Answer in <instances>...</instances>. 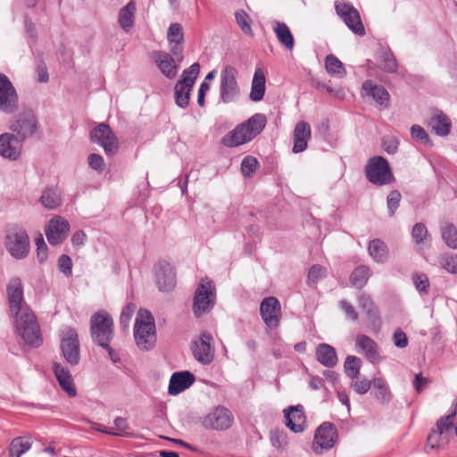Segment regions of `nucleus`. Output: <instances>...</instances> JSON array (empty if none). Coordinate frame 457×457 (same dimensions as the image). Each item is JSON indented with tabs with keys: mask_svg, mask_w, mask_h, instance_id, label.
<instances>
[{
	"mask_svg": "<svg viewBox=\"0 0 457 457\" xmlns=\"http://www.w3.org/2000/svg\"><path fill=\"white\" fill-rule=\"evenodd\" d=\"M372 386L374 389L378 390L375 397L380 403L387 404L391 402L393 395L383 378H374L372 379Z\"/></svg>",
	"mask_w": 457,
	"mask_h": 457,
	"instance_id": "36",
	"label": "nucleus"
},
{
	"mask_svg": "<svg viewBox=\"0 0 457 457\" xmlns=\"http://www.w3.org/2000/svg\"><path fill=\"white\" fill-rule=\"evenodd\" d=\"M339 306H340L341 310L344 311L345 315L350 320H358L359 315L351 303H349L346 300H342L339 302Z\"/></svg>",
	"mask_w": 457,
	"mask_h": 457,
	"instance_id": "59",
	"label": "nucleus"
},
{
	"mask_svg": "<svg viewBox=\"0 0 457 457\" xmlns=\"http://www.w3.org/2000/svg\"><path fill=\"white\" fill-rule=\"evenodd\" d=\"M260 314L265 325L274 329L278 328L281 320V304L274 296L265 297L260 305Z\"/></svg>",
	"mask_w": 457,
	"mask_h": 457,
	"instance_id": "18",
	"label": "nucleus"
},
{
	"mask_svg": "<svg viewBox=\"0 0 457 457\" xmlns=\"http://www.w3.org/2000/svg\"><path fill=\"white\" fill-rule=\"evenodd\" d=\"M402 195L398 190L391 191L386 198L387 209L390 216H394L395 211L399 207Z\"/></svg>",
	"mask_w": 457,
	"mask_h": 457,
	"instance_id": "51",
	"label": "nucleus"
},
{
	"mask_svg": "<svg viewBox=\"0 0 457 457\" xmlns=\"http://www.w3.org/2000/svg\"><path fill=\"white\" fill-rule=\"evenodd\" d=\"M412 281L415 286V288L420 294L427 295L429 289V280L426 274L424 273H414L412 275Z\"/></svg>",
	"mask_w": 457,
	"mask_h": 457,
	"instance_id": "48",
	"label": "nucleus"
},
{
	"mask_svg": "<svg viewBox=\"0 0 457 457\" xmlns=\"http://www.w3.org/2000/svg\"><path fill=\"white\" fill-rule=\"evenodd\" d=\"M411 135L413 139L420 143L428 145L430 143L429 137L425 129L419 125H412L411 128Z\"/></svg>",
	"mask_w": 457,
	"mask_h": 457,
	"instance_id": "56",
	"label": "nucleus"
},
{
	"mask_svg": "<svg viewBox=\"0 0 457 457\" xmlns=\"http://www.w3.org/2000/svg\"><path fill=\"white\" fill-rule=\"evenodd\" d=\"M195 380V376L189 371L174 372L170 379L168 393L170 395H177L189 388Z\"/></svg>",
	"mask_w": 457,
	"mask_h": 457,
	"instance_id": "25",
	"label": "nucleus"
},
{
	"mask_svg": "<svg viewBox=\"0 0 457 457\" xmlns=\"http://www.w3.org/2000/svg\"><path fill=\"white\" fill-rule=\"evenodd\" d=\"M362 89L365 95L371 97L378 105L387 107L390 101L389 93L382 86L375 85L370 80H366L362 84Z\"/></svg>",
	"mask_w": 457,
	"mask_h": 457,
	"instance_id": "29",
	"label": "nucleus"
},
{
	"mask_svg": "<svg viewBox=\"0 0 457 457\" xmlns=\"http://www.w3.org/2000/svg\"><path fill=\"white\" fill-rule=\"evenodd\" d=\"M156 284L161 291H170L175 287L176 277L173 267L166 261H161L156 268Z\"/></svg>",
	"mask_w": 457,
	"mask_h": 457,
	"instance_id": "22",
	"label": "nucleus"
},
{
	"mask_svg": "<svg viewBox=\"0 0 457 457\" xmlns=\"http://www.w3.org/2000/svg\"><path fill=\"white\" fill-rule=\"evenodd\" d=\"M382 146L387 154H394L398 150L399 141L395 137H385L382 141Z\"/></svg>",
	"mask_w": 457,
	"mask_h": 457,
	"instance_id": "57",
	"label": "nucleus"
},
{
	"mask_svg": "<svg viewBox=\"0 0 457 457\" xmlns=\"http://www.w3.org/2000/svg\"><path fill=\"white\" fill-rule=\"evenodd\" d=\"M429 383L428 378H424L421 374H417L413 381V386L418 393H420Z\"/></svg>",
	"mask_w": 457,
	"mask_h": 457,
	"instance_id": "63",
	"label": "nucleus"
},
{
	"mask_svg": "<svg viewBox=\"0 0 457 457\" xmlns=\"http://www.w3.org/2000/svg\"><path fill=\"white\" fill-rule=\"evenodd\" d=\"M238 71L232 65H225L220 76V99L223 104L236 102L240 96V87L237 80Z\"/></svg>",
	"mask_w": 457,
	"mask_h": 457,
	"instance_id": "5",
	"label": "nucleus"
},
{
	"mask_svg": "<svg viewBox=\"0 0 457 457\" xmlns=\"http://www.w3.org/2000/svg\"><path fill=\"white\" fill-rule=\"evenodd\" d=\"M286 426L295 433L303 432L305 428L306 418L301 404L284 410Z\"/></svg>",
	"mask_w": 457,
	"mask_h": 457,
	"instance_id": "24",
	"label": "nucleus"
},
{
	"mask_svg": "<svg viewBox=\"0 0 457 457\" xmlns=\"http://www.w3.org/2000/svg\"><path fill=\"white\" fill-rule=\"evenodd\" d=\"M368 250L370 255L375 262H385L387 260V247L383 241L379 239L370 241Z\"/></svg>",
	"mask_w": 457,
	"mask_h": 457,
	"instance_id": "37",
	"label": "nucleus"
},
{
	"mask_svg": "<svg viewBox=\"0 0 457 457\" xmlns=\"http://www.w3.org/2000/svg\"><path fill=\"white\" fill-rule=\"evenodd\" d=\"M90 139L101 145L108 155H113L118 151V138L105 123H100L91 130Z\"/></svg>",
	"mask_w": 457,
	"mask_h": 457,
	"instance_id": "16",
	"label": "nucleus"
},
{
	"mask_svg": "<svg viewBox=\"0 0 457 457\" xmlns=\"http://www.w3.org/2000/svg\"><path fill=\"white\" fill-rule=\"evenodd\" d=\"M23 142L13 133L5 132L0 135V155L11 161H16L20 158Z\"/></svg>",
	"mask_w": 457,
	"mask_h": 457,
	"instance_id": "19",
	"label": "nucleus"
},
{
	"mask_svg": "<svg viewBox=\"0 0 457 457\" xmlns=\"http://www.w3.org/2000/svg\"><path fill=\"white\" fill-rule=\"evenodd\" d=\"M317 361L327 368H333L338 362L336 349L325 343L320 344L316 347Z\"/></svg>",
	"mask_w": 457,
	"mask_h": 457,
	"instance_id": "31",
	"label": "nucleus"
},
{
	"mask_svg": "<svg viewBox=\"0 0 457 457\" xmlns=\"http://www.w3.org/2000/svg\"><path fill=\"white\" fill-rule=\"evenodd\" d=\"M411 237L416 245L423 244L429 239L428 229L423 223H416L413 226Z\"/></svg>",
	"mask_w": 457,
	"mask_h": 457,
	"instance_id": "47",
	"label": "nucleus"
},
{
	"mask_svg": "<svg viewBox=\"0 0 457 457\" xmlns=\"http://www.w3.org/2000/svg\"><path fill=\"white\" fill-rule=\"evenodd\" d=\"M88 164L92 169L102 171L104 167V158L100 154H91L88 156Z\"/></svg>",
	"mask_w": 457,
	"mask_h": 457,
	"instance_id": "60",
	"label": "nucleus"
},
{
	"mask_svg": "<svg viewBox=\"0 0 457 457\" xmlns=\"http://www.w3.org/2000/svg\"><path fill=\"white\" fill-rule=\"evenodd\" d=\"M60 348L65 361L71 366L78 365L80 360V345L76 330L65 327L61 330Z\"/></svg>",
	"mask_w": 457,
	"mask_h": 457,
	"instance_id": "11",
	"label": "nucleus"
},
{
	"mask_svg": "<svg viewBox=\"0 0 457 457\" xmlns=\"http://www.w3.org/2000/svg\"><path fill=\"white\" fill-rule=\"evenodd\" d=\"M200 71V65L193 63L182 72L180 79L175 85V102L180 108H186L189 104L190 93Z\"/></svg>",
	"mask_w": 457,
	"mask_h": 457,
	"instance_id": "6",
	"label": "nucleus"
},
{
	"mask_svg": "<svg viewBox=\"0 0 457 457\" xmlns=\"http://www.w3.org/2000/svg\"><path fill=\"white\" fill-rule=\"evenodd\" d=\"M357 300L359 306L367 313L369 318L378 317V309L370 295L362 292L358 295Z\"/></svg>",
	"mask_w": 457,
	"mask_h": 457,
	"instance_id": "44",
	"label": "nucleus"
},
{
	"mask_svg": "<svg viewBox=\"0 0 457 457\" xmlns=\"http://www.w3.org/2000/svg\"><path fill=\"white\" fill-rule=\"evenodd\" d=\"M114 426L118 432L105 431L108 434L121 436H129L130 435L129 426L128 420L122 417H117L114 420Z\"/></svg>",
	"mask_w": 457,
	"mask_h": 457,
	"instance_id": "50",
	"label": "nucleus"
},
{
	"mask_svg": "<svg viewBox=\"0 0 457 457\" xmlns=\"http://www.w3.org/2000/svg\"><path fill=\"white\" fill-rule=\"evenodd\" d=\"M355 346L357 352L362 353L370 362L377 363L380 361L378 345L370 337L362 334L357 335Z\"/></svg>",
	"mask_w": 457,
	"mask_h": 457,
	"instance_id": "23",
	"label": "nucleus"
},
{
	"mask_svg": "<svg viewBox=\"0 0 457 457\" xmlns=\"http://www.w3.org/2000/svg\"><path fill=\"white\" fill-rule=\"evenodd\" d=\"M361 360L353 355H348L344 363L345 375L351 379H355L360 375Z\"/></svg>",
	"mask_w": 457,
	"mask_h": 457,
	"instance_id": "42",
	"label": "nucleus"
},
{
	"mask_svg": "<svg viewBox=\"0 0 457 457\" xmlns=\"http://www.w3.org/2000/svg\"><path fill=\"white\" fill-rule=\"evenodd\" d=\"M273 30L278 42L287 50L291 51L295 46V39L288 26L280 21H275Z\"/></svg>",
	"mask_w": 457,
	"mask_h": 457,
	"instance_id": "33",
	"label": "nucleus"
},
{
	"mask_svg": "<svg viewBox=\"0 0 457 457\" xmlns=\"http://www.w3.org/2000/svg\"><path fill=\"white\" fill-rule=\"evenodd\" d=\"M6 297L17 334L31 347H39L43 343L40 327L36 314L24 299L23 285L19 277L9 280Z\"/></svg>",
	"mask_w": 457,
	"mask_h": 457,
	"instance_id": "1",
	"label": "nucleus"
},
{
	"mask_svg": "<svg viewBox=\"0 0 457 457\" xmlns=\"http://www.w3.org/2000/svg\"><path fill=\"white\" fill-rule=\"evenodd\" d=\"M455 416L456 411L454 410L437 420L436 428L431 430L427 439L428 445L430 446V448H439L448 442L452 435Z\"/></svg>",
	"mask_w": 457,
	"mask_h": 457,
	"instance_id": "13",
	"label": "nucleus"
},
{
	"mask_svg": "<svg viewBox=\"0 0 457 457\" xmlns=\"http://www.w3.org/2000/svg\"><path fill=\"white\" fill-rule=\"evenodd\" d=\"M40 203L46 209L53 210L59 207L62 204L61 195L57 189L46 188L43 191Z\"/></svg>",
	"mask_w": 457,
	"mask_h": 457,
	"instance_id": "38",
	"label": "nucleus"
},
{
	"mask_svg": "<svg viewBox=\"0 0 457 457\" xmlns=\"http://www.w3.org/2000/svg\"><path fill=\"white\" fill-rule=\"evenodd\" d=\"M232 411L223 405L212 408L201 420V425L206 429L225 431L229 429L234 423Z\"/></svg>",
	"mask_w": 457,
	"mask_h": 457,
	"instance_id": "8",
	"label": "nucleus"
},
{
	"mask_svg": "<svg viewBox=\"0 0 457 457\" xmlns=\"http://www.w3.org/2000/svg\"><path fill=\"white\" fill-rule=\"evenodd\" d=\"M235 18L237 25L240 27L241 30L249 36H253V29L251 27V19L246 12L244 10H238L235 13Z\"/></svg>",
	"mask_w": 457,
	"mask_h": 457,
	"instance_id": "45",
	"label": "nucleus"
},
{
	"mask_svg": "<svg viewBox=\"0 0 457 457\" xmlns=\"http://www.w3.org/2000/svg\"><path fill=\"white\" fill-rule=\"evenodd\" d=\"M134 338L137 346L143 351L153 349L156 343L154 319L150 312L140 309L134 325Z\"/></svg>",
	"mask_w": 457,
	"mask_h": 457,
	"instance_id": "3",
	"label": "nucleus"
},
{
	"mask_svg": "<svg viewBox=\"0 0 457 457\" xmlns=\"http://www.w3.org/2000/svg\"><path fill=\"white\" fill-rule=\"evenodd\" d=\"M53 370L61 388L67 393L69 396H75L77 391L70 370L57 362L54 363Z\"/></svg>",
	"mask_w": 457,
	"mask_h": 457,
	"instance_id": "26",
	"label": "nucleus"
},
{
	"mask_svg": "<svg viewBox=\"0 0 457 457\" xmlns=\"http://www.w3.org/2000/svg\"><path fill=\"white\" fill-rule=\"evenodd\" d=\"M327 274L328 270L325 267L314 264L309 270L307 282L309 285H315L320 279L325 278Z\"/></svg>",
	"mask_w": 457,
	"mask_h": 457,
	"instance_id": "46",
	"label": "nucleus"
},
{
	"mask_svg": "<svg viewBox=\"0 0 457 457\" xmlns=\"http://www.w3.org/2000/svg\"><path fill=\"white\" fill-rule=\"evenodd\" d=\"M443 267L448 272L457 274V255L447 256L444 261Z\"/></svg>",
	"mask_w": 457,
	"mask_h": 457,
	"instance_id": "61",
	"label": "nucleus"
},
{
	"mask_svg": "<svg viewBox=\"0 0 457 457\" xmlns=\"http://www.w3.org/2000/svg\"><path fill=\"white\" fill-rule=\"evenodd\" d=\"M395 345L399 348H404L408 345V338L404 332L398 330L394 335Z\"/></svg>",
	"mask_w": 457,
	"mask_h": 457,
	"instance_id": "62",
	"label": "nucleus"
},
{
	"mask_svg": "<svg viewBox=\"0 0 457 457\" xmlns=\"http://www.w3.org/2000/svg\"><path fill=\"white\" fill-rule=\"evenodd\" d=\"M155 62L162 73L169 79L176 77L178 67L174 58L168 53L158 51L154 53Z\"/></svg>",
	"mask_w": 457,
	"mask_h": 457,
	"instance_id": "30",
	"label": "nucleus"
},
{
	"mask_svg": "<svg viewBox=\"0 0 457 457\" xmlns=\"http://www.w3.org/2000/svg\"><path fill=\"white\" fill-rule=\"evenodd\" d=\"M72 261L67 254H62L58 259V268L60 271L66 277H71L72 274Z\"/></svg>",
	"mask_w": 457,
	"mask_h": 457,
	"instance_id": "54",
	"label": "nucleus"
},
{
	"mask_svg": "<svg viewBox=\"0 0 457 457\" xmlns=\"http://www.w3.org/2000/svg\"><path fill=\"white\" fill-rule=\"evenodd\" d=\"M31 447V443L25 440L23 437L14 438L10 445L9 453L10 457H21Z\"/></svg>",
	"mask_w": 457,
	"mask_h": 457,
	"instance_id": "43",
	"label": "nucleus"
},
{
	"mask_svg": "<svg viewBox=\"0 0 457 457\" xmlns=\"http://www.w3.org/2000/svg\"><path fill=\"white\" fill-rule=\"evenodd\" d=\"M266 124V116L263 113H255L223 137V144L228 147H235L245 144L261 134Z\"/></svg>",
	"mask_w": 457,
	"mask_h": 457,
	"instance_id": "2",
	"label": "nucleus"
},
{
	"mask_svg": "<svg viewBox=\"0 0 457 457\" xmlns=\"http://www.w3.org/2000/svg\"><path fill=\"white\" fill-rule=\"evenodd\" d=\"M136 12V4L130 1L124 6L119 13V23L120 27L129 31L134 25Z\"/></svg>",
	"mask_w": 457,
	"mask_h": 457,
	"instance_id": "35",
	"label": "nucleus"
},
{
	"mask_svg": "<svg viewBox=\"0 0 457 457\" xmlns=\"http://www.w3.org/2000/svg\"><path fill=\"white\" fill-rule=\"evenodd\" d=\"M382 69L386 72H396L397 71V61L391 52H385L382 56Z\"/></svg>",
	"mask_w": 457,
	"mask_h": 457,
	"instance_id": "52",
	"label": "nucleus"
},
{
	"mask_svg": "<svg viewBox=\"0 0 457 457\" xmlns=\"http://www.w3.org/2000/svg\"><path fill=\"white\" fill-rule=\"evenodd\" d=\"M337 438V430L330 422H323L317 429L312 442V450L317 454L330 450Z\"/></svg>",
	"mask_w": 457,
	"mask_h": 457,
	"instance_id": "17",
	"label": "nucleus"
},
{
	"mask_svg": "<svg viewBox=\"0 0 457 457\" xmlns=\"http://www.w3.org/2000/svg\"><path fill=\"white\" fill-rule=\"evenodd\" d=\"M36 245L37 260L39 261V262H44L47 259L48 249L41 235L36 239Z\"/></svg>",
	"mask_w": 457,
	"mask_h": 457,
	"instance_id": "58",
	"label": "nucleus"
},
{
	"mask_svg": "<svg viewBox=\"0 0 457 457\" xmlns=\"http://www.w3.org/2000/svg\"><path fill=\"white\" fill-rule=\"evenodd\" d=\"M441 235L448 247L457 249V228L454 225L444 222L441 226Z\"/></svg>",
	"mask_w": 457,
	"mask_h": 457,
	"instance_id": "41",
	"label": "nucleus"
},
{
	"mask_svg": "<svg viewBox=\"0 0 457 457\" xmlns=\"http://www.w3.org/2000/svg\"><path fill=\"white\" fill-rule=\"evenodd\" d=\"M270 440L274 446L280 448L284 445L285 435L282 432L275 431L271 434Z\"/></svg>",
	"mask_w": 457,
	"mask_h": 457,
	"instance_id": "64",
	"label": "nucleus"
},
{
	"mask_svg": "<svg viewBox=\"0 0 457 457\" xmlns=\"http://www.w3.org/2000/svg\"><path fill=\"white\" fill-rule=\"evenodd\" d=\"M257 167L258 161L252 156L244 158L241 162V171L245 177H250L252 173L257 169Z\"/></svg>",
	"mask_w": 457,
	"mask_h": 457,
	"instance_id": "53",
	"label": "nucleus"
},
{
	"mask_svg": "<svg viewBox=\"0 0 457 457\" xmlns=\"http://www.w3.org/2000/svg\"><path fill=\"white\" fill-rule=\"evenodd\" d=\"M372 380H368L365 378L352 379L350 386L359 395L366 394L371 387Z\"/></svg>",
	"mask_w": 457,
	"mask_h": 457,
	"instance_id": "49",
	"label": "nucleus"
},
{
	"mask_svg": "<svg viewBox=\"0 0 457 457\" xmlns=\"http://www.w3.org/2000/svg\"><path fill=\"white\" fill-rule=\"evenodd\" d=\"M215 287L207 278L202 279L195 292L193 311L196 317L210 312L215 303Z\"/></svg>",
	"mask_w": 457,
	"mask_h": 457,
	"instance_id": "10",
	"label": "nucleus"
},
{
	"mask_svg": "<svg viewBox=\"0 0 457 457\" xmlns=\"http://www.w3.org/2000/svg\"><path fill=\"white\" fill-rule=\"evenodd\" d=\"M370 270L367 266H359L352 272L350 281L356 288H362L370 277Z\"/></svg>",
	"mask_w": 457,
	"mask_h": 457,
	"instance_id": "39",
	"label": "nucleus"
},
{
	"mask_svg": "<svg viewBox=\"0 0 457 457\" xmlns=\"http://www.w3.org/2000/svg\"><path fill=\"white\" fill-rule=\"evenodd\" d=\"M136 311V305L134 303H128L125 307H123L120 317V326L125 329L129 327V321Z\"/></svg>",
	"mask_w": 457,
	"mask_h": 457,
	"instance_id": "55",
	"label": "nucleus"
},
{
	"mask_svg": "<svg viewBox=\"0 0 457 457\" xmlns=\"http://www.w3.org/2000/svg\"><path fill=\"white\" fill-rule=\"evenodd\" d=\"M113 320L109 313L100 311L95 313L90 320V332L93 341L105 348L112 354L110 341L113 333Z\"/></svg>",
	"mask_w": 457,
	"mask_h": 457,
	"instance_id": "4",
	"label": "nucleus"
},
{
	"mask_svg": "<svg viewBox=\"0 0 457 457\" xmlns=\"http://www.w3.org/2000/svg\"><path fill=\"white\" fill-rule=\"evenodd\" d=\"M325 67L327 72L331 76L343 78L346 75V71L342 62L333 54H328L326 57Z\"/></svg>",
	"mask_w": 457,
	"mask_h": 457,
	"instance_id": "40",
	"label": "nucleus"
},
{
	"mask_svg": "<svg viewBox=\"0 0 457 457\" xmlns=\"http://www.w3.org/2000/svg\"><path fill=\"white\" fill-rule=\"evenodd\" d=\"M19 109V96L10 79L0 73V111L12 114Z\"/></svg>",
	"mask_w": 457,
	"mask_h": 457,
	"instance_id": "15",
	"label": "nucleus"
},
{
	"mask_svg": "<svg viewBox=\"0 0 457 457\" xmlns=\"http://www.w3.org/2000/svg\"><path fill=\"white\" fill-rule=\"evenodd\" d=\"M37 117L31 110L23 111L9 126L10 130L22 141L32 137L37 132Z\"/></svg>",
	"mask_w": 457,
	"mask_h": 457,
	"instance_id": "14",
	"label": "nucleus"
},
{
	"mask_svg": "<svg viewBox=\"0 0 457 457\" xmlns=\"http://www.w3.org/2000/svg\"><path fill=\"white\" fill-rule=\"evenodd\" d=\"M265 75L261 69H256L252 80L250 99L253 102L261 101L265 94Z\"/></svg>",
	"mask_w": 457,
	"mask_h": 457,
	"instance_id": "34",
	"label": "nucleus"
},
{
	"mask_svg": "<svg viewBox=\"0 0 457 457\" xmlns=\"http://www.w3.org/2000/svg\"><path fill=\"white\" fill-rule=\"evenodd\" d=\"M167 39L170 45L171 54L178 57L180 61L182 59L183 48L180 44L184 41L183 28L179 23H171L167 32Z\"/></svg>",
	"mask_w": 457,
	"mask_h": 457,
	"instance_id": "27",
	"label": "nucleus"
},
{
	"mask_svg": "<svg viewBox=\"0 0 457 457\" xmlns=\"http://www.w3.org/2000/svg\"><path fill=\"white\" fill-rule=\"evenodd\" d=\"M70 231V224L62 216H55L48 222L46 229L47 241L52 245L61 244L67 237Z\"/></svg>",
	"mask_w": 457,
	"mask_h": 457,
	"instance_id": "21",
	"label": "nucleus"
},
{
	"mask_svg": "<svg viewBox=\"0 0 457 457\" xmlns=\"http://www.w3.org/2000/svg\"><path fill=\"white\" fill-rule=\"evenodd\" d=\"M4 246L15 259H24L29 253V237L22 228L12 227L6 232Z\"/></svg>",
	"mask_w": 457,
	"mask_h": 457,
	"instance_id": "7",
	"label": "nucleus"
},
{
	"mask_svg": "<svg viewBox=\"0 0 457 457\" xmlns=\"http://www.w3.org/2000/svg\"><path fill=\"white\" fill-rule=\"evenodd\" d=\"M365 173L370 182L378 186L390 184L395 180L388 162L382 156L370 158L366 165Z\"/></svg>",
	"mask_w": 457,
	"mask_h": 457,
	"instance_id": "9",
	"label": "nucleus"
},
{
	"mask_svg": "<svg viewBox=\"0 0 457 457\" xmlns=\"http://www.w3.org/2000/svg\"><path fill=\"white\" fill-rule=\"evenodd\" d=\"M428 125L436 135L445 137L450 133L452 122L446 114L437 110L429 120Z\"/></svg>",
	"mask_w": 457,
	"mask_h": 457,
	"instance_id": "32",
	"label": "nucleus"
},
{
	"mask_svg": "<svg viewBox=\"0 0 457 457\" xmlns=\"http://www.w3.org/2000/svg\"><path fill=\"white\" fill-rule=\"evenodd\" d=\"M212 341V335L204 332L193 343L194 357L204 365L210 364L214 359V349L211 345Z\"/></svg>",
	"mask_w": 457,
	"mask_h": 457,
	"instance_id": "20",
	"label": "nucleus"
},
{
	"mask_svg": "<svg viewBox=\"0 0 457 457\" xmlns=\"http://www.w3.org/2000/svg\"><path fill=\"white\" fill-rule=\"evenodd\" d=\"M311 139V128L305 121L296 124L294 130L293 152L295 154L303 152L307 148L308 141Z\"/></svg>",
	"mask_w": 457,
	"mask_h": 457,
	"instance_id": "28",
	"label": "nucleus"
},
{
	"mask_svg": "<svg viewBox=\"0 0 457 457\" xmlns=\"http://www.w3.org/2000/svg\"><path fill=\"white\" fill-rule=\"evenodd\" d=\"M335 9L337 14L353 33L358 36L365 35V29L361 22L360 13L352 4L345 0H336Z\"/></svg>",
	"mask_w": 457,
	"mask_h": 457,
	"instance_id": "12",
	"label": "nucleus"
}]
</instances>
